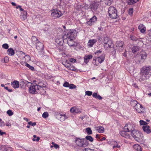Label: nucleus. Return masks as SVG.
<instances>
[{"label": "nucleus", "instance_id": "58", "mask_svg": "<svg viewBox=\"0 0 151 151\" xmlns=\"http://www.w3.org/2000/svg\"><path fill=\"white\" fill-rule=\"evenodd\" d=\"M70 61L71 62L75 63L76 62V60L74 59L71 58L70 59Z\"/></svg>", "mask_w": 151, "mask_h": 151}, {"label": "nucleus", "instance_id": "42", "mask_svg": "<svg viewBox=\"0 0 151 151\" xmlns=\"http://www.w3.org/2000/svg\"><path fill=\"white\" fill-rule=\"evenodd\" d=\"M139 123L140 124L142 125H145L147 124V123L146 122L142 120L139 121Z\"/></svg>", "mask_w": 151, "mask_h": 151}, {"label": "nucleus", "instance_id": "63", "mask_svg": "<svg viewBox=\"0 0 151 151\" xmlns=\"http://www.w3.org/2000/svg\"><path fill=\"white\" fill-rule=\"evenodd\" d=\"M132 86L134 87H135V88H138V87L137 85L136 84V83H133L132 84Z\"/></svg>", "mask_w": 151, "mask_h": 151}, {"label": "nucleus", "instance_id": "51", "mask_svg": "<svg viewBox=\"0 0 151 151\" xmlns=\"http://www.w3.org/2000/svg\"><path fill=\"white\" fill-rule=\"evenodd\" d=\"M70 84L69 83L67 82H65L63 84V86L66 87H69Z\"/></svg>", "mask_w": 151, "mask_h": 151}, {"label": "nucleus", "instance_id": "39", "mask_svg": "<svg viewBox=\"0 0 151 151\" xmlns=\"http://www.w3.org/2000/svg\"><path fill=\"white\" fill-rule=\"evenodd\" d=\"M52 144L53 145V146H51V147H54L55 148L57 149L59 147V145H58L57 144L53 142H52Z\"/></svg>", "mask_w": 151, "mask_h": 151}, {"label": "nucleus", "instance_id": "50", "mask_svg": "<svg viewBox=\"0 0 151 151\" xmlns=\"http://www.w3.org/2000/svg\"><path fill=\"white\" fill-rule=\"evenodd\" d=\"M28 124L31 125L32 126H35L36 125V123L35 122H34L32 123V122L30 121L28 123Z\"/></svg>", "mask_w": 151, "mask_h": 151}, {"label": "nucleus", "instance_id": "33", "mask_svg": "<svg viewBox=\"0 0 151 151\" xmlns=\"http://www.w3.org/2000/svg\"><path fill=\"white\" fill-rule=\"evenodd\" d=\"M86 131L88 135L91 134L92 133V132L90 128L88 127L86 129Z\"/></svg>", "mask_w": 151, "mask_h": 151}, {"label": "nucleus", "instance_id": "40", "mask_svg": "<svg viewBox=\"0 0 151 151\" xmlns=\"http://www.w3.org/2000/svg\"><path fill=\"white\" fill-rule=\"evenodd\" d=\"M48 116V114L47 112H44L42 114V117L44 118H46Z\"/></svg>", "mask_w": 151, "mask_h": 151}, {"label": "nucleus", "instance_id": "54", "mask_svg": "<svg viewBox=\"0 0 151 151\" xmlns=\"http://www.w3.org/2000/svg\"><path fill=\"white\" fill-rule=\"evenodd\" d=\"M4 62L5 63H6L8 62L9 61V58L8 57L6 56L4 57Z\"/></svg>", "mask_w": 151, "mask_h": 151}, {"label": "nucleus", "instance_id": "13", "mask_svg": "<svg viewBox=\"0 0 151 151\" xmlns=\"http://www.w3.org/2000/svg\"><path fill=\"white\" fill-rule=\"evenodd\" d=\"M147 54L145 51H142L140 54L141 60L139 61V63H142L145 60L147 57Z\"/></svg>", "mask_w": 151, "mask_h": 151}, {"label": "nucleus", "instance_id": "7", "mask_svg": "<svg viewBox=\"0 0 151 151\" xmlns=\"http://www.w3.org/2000/svg\"><path fill=\"white\" fill-rule=\"evenodd\" d=\"M131 104L134 105L136 111L138 113H144V108L142 105L138 103L136 101H134L131 103Z\"/></svg>", "mask_w": 151, "mask_h": 151}, {"label": "nucleus", "instance_id": "25", "mask_svg": "<svg viewBox=\"0 0 151 151\" xmlns=\"http://www.w3.org/2000/svg\"><path fill=\"white\" fill-rule=\"evenodd\" d=\"M63 41L64 39L63 38H57L55 40V42L56 43L60 46L62 45H63V42H64Z\"/></svg>", "mask_w": 151, "mask_h": 151}, {"label": "nucleus", "instance_id": "11", "mask_svg": "<svg viewBox=\"0 0 151 151\" xmlns=\"http://www.w3.org/2000/svg\"><path fill=\"white\" fill-rule=\"evenodd\" d=\"M124 42L122 41H118L116 43V49L117 51L122 52L124 48Z\"/></svg>", "mask_w": 151, "mask_h": 151}, {"label": "nucleus", "instance_id": "62", "mask_svg": "<svg viewBox=\"0 0 151 151\" xmlns=\"http://www.w3.org/2000/svg\"><path fill=\"white\" fill-rule=\"evenodd\" d=\"M101 52V50H97L96 52L95 53V54L96 55H98V54L99 53H100Z\"/></svg>", "mask_w": 151, "mask_h": 151}, {"label": "nucleus", "instance_id": "6", "mask_svg": "<svg viewBox=\"0 0 151 151\" xmlns=\"http://www.w3.org/2000/svg\"><path fill=\"white\" fill-rule=\"evenodd\" d=\"M28 84H29V92L32 94L37 93L39 91V88H38L37 86L35 83L33 84V83L30 82H28Z\"/></svg>", "mask_w": 151, "mask_h": 151}, {"label": "nucleus", "instance_id": "55", "mask_svg": "<svg viewBox=\"0 0 151 151\" xmlns=\"http://www.w3.org/2000/svg\"><path fill=\"white\" fill-rule=\"evenodd\" d=\"M5 125V123L3 121H1L0 123V126L1 127H3Z\"/></svg>", "mask_w": 151, "mask_h": 151}, {"label": "nucleus", "instance_id": "29", "mask_svg": "<svg viewBox=\"0 0 151 151\" xmlns=\"http://www.w3.org/2000/svg\"><path fill=\"white\" fill-rule=\"evenodd\" d=\"M15 53L14 50L13 48H10L7 50V54L8 55L11 56L13 55Z\"/></svg>", "mask_w": 151, "mask_h": 151}, {"label": "nucleus", "instance_id": "23", "mask_svg": "<svg viewBox=\"0 0 151 151\" xmlns=\"http://www.w3.org/2000/svg\"><path fill=\"white\" fill-rule=\"evenodd\" d=\"M138 29L141 33H145L146 29L145 26L142 24H140L138 26Z\"/></svg>", "mask_w": 151, "mask_h": 151}, {"label": "nucleus", "instance_id": "18", "mask_svg": "<svg viewBox=\"0 0 151 151\" xmlns=\"http://www.w3.org/2000/svg\"><path fill=\"white\" fill-rule=\"evenodd\" d=\"M81 109L74 106L71 108L70 110V111L71 113H80L81 112Z\"/></svg>", "mask_w": 151, "mask_h": 151}, {"label": "nucleus", "instance_id": "45", "mask_svg": "<svg viewBox=\"0 0 151 151\" xmlns=\"http://www.w3.org/2000/svg\"><path fill=\"white\" fill-rule=\"evenodd\" d=\"M86 95L88 96H91L92 94V92L90 91H86L85 92Z\"/></svg>", "mask_w": 151, "mask_h": 151}, {"label": "nucleus", "instance_id": "4", "mask_svg": "<svg viewBox=\"0 0 151 151\" xmlns=\"http://www.w3.org/2000/svg\"><path fill=\"white\" fill-rule=\"evenodd\" d=\"M75 142L76 145L79 147H86L88 144V143L86 141H85L84 139H82L79 138H76Z\"/></svg>", "mask_w": 151, "mask_h": 151}, {"label": "nucleus", "instance_id": "61", "mask_svg": "<svg viewBox=\"0 0 151 151\" xmlns=\"http://www.w3.org/2000/svg\"><path fill=\"white\" fill-rule=\"evenodd\" d=\"M96 138H97L98 140H100V136L99 134H96Z\"/></svg>", "mask_w": 151, "mask_h": 151}, {"label": "nucleus", "instance_id": "38", "mask_svg": "<svg viewBox=\"0 0 151 151\" xmlns=\"http://www.w3.org/2000/svg\"><path fill=\"white\" fill-rule=\"evenodd\" d=\"M130 38V39L132 40L137 41L138 40V38L133 35H131Z\"/></svg>", "mask_w": 151, "mask_h": 151}, {"label": "nucleus", "instance_id": "15", "mask_svg": "<svg viewBox=\"0 0 151 151\" xmlns=\"http://www.w3.org/2000/svg\"><path fill=\"white\" fill-rule=\"evenodd\" d=\"M96 21L97 17L95 16H94L90 19L89 21L87 22L86 23L89 26H91L94 24Z\"/></svg>", "mask_w": 151, "mask_h": 151}, {"label": "nucleus", "instance_id": "56", "mask_svg": "<svg viewBox=\"0 0 151 151\" xmlns=\"http://www.w3.org/2000/svg\"><path fill=\"white\" fill-rule=\"evenodd\" d=\"M4 88L6 89L9 92H11L12 91V90L11 89H9L7 87H4Z\"/></svg>", "mask_w": 151, "mask_h": 151}, {"label": "nucleus", "instance_id": "57", "mask_svg": "<svg viewBox=\"0 0 151 151\" xmlns=\"http://www.w3.org/2000/svg\"><path fill=\"white\" fill-rule=\"evenodd\" d=\"M92 96L93 97L96 98L97 96V93H94Z\"/></svg>", "mask_w": 151, "mask_h": 151}, {"label": "nucleus", "instance_id": "34", "mask_svg": "<svg viewBox=\"0 0 151 151\" xmlns=\"http://www.w3.org/2000/svg\"><path fill=\"white\" fill-rule=\"evenodd\" d=\"M85 138L86 140H89L91 142H92L93 141V137L91 136L88 135Z\"/></svg>", "mask_w": 151, "mask_h": 151}, {"label": "nucleus", "instance_id": "41", "mask_svg": "<svg viewBox=\"0 0 151 151\" xmlns=\"http://www.w3.org/2000/svg\"><path fill=\"white\" fill-rule=\"evenodd\" d=\"M134 148H135L136 147H137V150H139V151H142L141 150V147L140 146L138 145H135L134 146Z\"/></svg>", "mask_w": 151, "mask_h": 151}, {"label": "nucleus", "instance_id": "16", "mask_svg": "<svg viewBox=\"0 0 151 151\" xmlns=\"http://www.w3.org/2000/svg\"><path fill=\"white\" fill-rule=\"evenodd\" d=\"M128 132L126 130H124L120 132V134L122 137L126 138H130V135L128 133Z\"/></svg>", "mask_w": 151, "mask_h": 151}, {"label": "nucleus", "instance_id": "24", "mask_svg": "<svg viewBox=\"0 0 151 151\" xmlns=\"http://www.w3.org/2000/svg\"><path fill=\"white\" fill-rule=\"evenodd\" d=\"M97 40L95 39L90 40L88 42V45L90 47H92L93 45L96 42Z\"/></svg>", "mask_w": 151, "mask_h": 151}, {"label": "nucleus", "instance_id": "43", "mask_svg": "<svg viewBox=\"0 0 151 151\" xmlns=\"http://www.w3.org/2000/svg\"><path fill=\"white\" fill-rule=\"evenodd\" d=\"M33 137H34V138L32 139V140L33 141H38L40 139V138L39 137H37V139H35L36 137V136L35 135H34Z\"/></svg>", "mask_w": 151, "mask_h": 151}, {"label": "nucleus", "instance_id": "12", "mask_svg": "<svg viewBox=\"0 0 151 151\" xmlns=\"http://www.w3.org/2000/svg\"><path fill=\"white\" fill-rule=\"evenodd\" d=\"M33 82L35 83V84L37 86L39 89H42V88H44L46 86V85L43 82L37 79L34 80Z\"/></svg>", "mask_w": 151, "mask_h": 151}, {"label": "nucleus", "instance_id": "17", "mask_svg": "<svg viewBox=\"0 0 151 151\" xmlns=\"http://www.w3.org/2000/svg\"><path fill=\"white\" fill-rule=\"evenodd\" d=\"M105 59V55L104 54H102L101 56H99L97 58H96V60H95V62L96 61H98L100 63H101L103 62ZM94 61V60H93V62Z\"/></svg>", "mask_w": 151, "mask_h": 151}, {"label": "nucleus", "instance_id": "31", "mask_svg": "<svg viewBox=\"0 0 151 151\" xmlns=\"http://www.w3.org/2000/svg\"><path fill=\"white\" fill-rule=\"evenodd\" d=\"M139 49V47L138 46H134L132 49V52L133 53L137 52Z\"/></svg>", "mask_w": 151, "mask_h": 151}, {"label": "nucleus", "instance_id": "35", "mask_svg": "<svg viewBox=\"0 0 151 151\" xmlns=\"http://www.w3.org/2000/svg\"><path fill=\"white\" fill-rule=\"evenodd\" d=\"M25 66L27 67L30 70L33 71L35 70V68L33 66L30 65L29 64L27 63H25Z\"/></svg>", "mask_w": 151, "mask_h": 151}, {"label": "nucleus", "instance_id": "26", "mask_svg": "<svg viewBox=\"0 0 151 151\" xmlns=\"http://www.w3.org/2000/svg\"><path fill=\"white\" fill-rule=\"evenodd\" d=\"M32 43L34 45H36L37 43L39 42V41L37 39V37L34 36L32 37Z\"/></svg>", "mask_w": 151, "mask_h": 151}, {"label": "nucleus", "instance_id": "37", "mask_svg": "<svg viewBox=\"0 0 151 151\" xmlns=\"http://www.w3.org/2000/svg\"><path fill=\"white\" fill-rule=\"evenodd\" d=\"M39 92L41 94L44 95L45 94L46 91L43 88H42V89H39Z\"/></svg>", "mask_w": 151, "mask_h": 151}, {"label": "nucleus", "instance_id": "32", "mask_svg": "<svg viewBox=\"0 0 151 151\" xmlns=\"http://www.w3.org/2000/svg\"><path fill=\"white\" fill-rule=\"evenodd\" d=\"M139 0H128V4L129 5H132L136 3L139 1Z\"/></svg>", "mask_w": 151, "mask_h": 151}, {"label": "nucleus", "instance_id": "30", "mask_svg": "<svg viewBox=\"0 0 151 151\" xmlns=\"http://www.w3.org/2000/svg\"><path fill=\"white\" fill-rule=\"evenodd\" d=\"M96 130L99 133H103L104 132V129L102 127H96Z\"/></svg>", "mask_w": 151, "mask_h": 151}, {"label": "nucleus", "instance_id": "3", "mask_svg": "<svg viewBox=\"0 0 151 151\" xmlns=\"http://www.w3.org/2000/svg\"><path fill=\"white\" fill-rule=\"evenodd\" d=\"M103 42L104 43V46L106 50H109V48H112L114 46L112 40L108 37H104L103 39Z\"/></svg>", "mask_w": 151, "mask_h": 151}, {"label": "nucleus", "instance_id": "5", "mask_svg": "<svg viewBox=\"0 0 151 151\" xmlns=\"http://www.w3.org/2000/svg\"><path fill=\"white\" fill-rule=\"evenodd\" d=\"M132 136L136 141L139 142L143 137L142 134L138 131L135 130L132 131L131 133Z\"/></svg>", "mask_w": 151, "mask_h": 151}, {"label": "nucleus", "instance_id": "46", "mask_svg": "<svg viewBox=\"0 0 151 151\" xmlns=\"http://www.w3.org/2000/svg\"><path fill=\"white\" fill-rule=\"evenodd\" d=\"M7 113L9 116H11L13 114V112L11 110H8L7 111Z\"/></svg>", "mask_w": 151, "mask_h": 151}, {"label": "nucleus", "instance_id": "1", "mask_svg": "<svg viewBox=\"0 0 151 151\" xmlns=\"http://www.w3.org/2000/svg\"><path fill=\"white\" fill-rule=\"evenodd\" d=\"M75 32L72 30L68 31L63 34L62 37L64 39V42H67L69 46L76 47L77 45V43L74 41L75 39Z\"/></svg>", "mask_w": 151, "mask_h": 151}, {"label": "nucleus", "instance_id": "59", "mask_svg": "<svg viewBox=\"0 0 151 151\" xmlns=\"http://www.w3.org/2000/svg\"><path fill=\"white\" fill-rule=\"evenodd\" d=\"M96 99H98L99 100H101L102 99V97L100 95H97Z\"/></svg>", "mask_w": 151, "mask_h": 151}, {"label": "nucleus", "instance_id": "2", "mask_svg": "<svg viewBox=\"0 0 151 151\" xmlns=\"http://www.w3.org/2000/svg\"><path fill=\"white\" fill-rule=\"evenodd\" d=\"M151 71V67L150 66H145L143 67L140 70L139 73V80L141 82H143L147 78V76Z\"/></svg>", "mask_w": 151, "mask_h": 151}, {"label": "nucleus", "instance_id": "44", "mask_svg": "<svg viewBox=\"0 0 151 151\" xmlns=\"http://www.w3.org/2000/svg\"><path fill=\"white\" fill-rule=\"evenodd\" d=\"M76 86L73 84H71L69 85V88L70 89H73L74 88H76Z\"/></svg>", "mask_w": 151, "mask_h": 151}, {"label": "nucleus", "instance_id": "14", "mask_svg": "<svg viewBox=\"0 0 151 151\" xmlns=\"http://www.w3.org/2000/svg\"><path fill=\"white\" fill-rule=\"evenodd\" d=\"M124 129L126 130L128 132H130L131 133L133 131H134L135 129L133 127L132 125L130 123H128L124 127Z\"/></svg>", "mask_w": 151, "mask_h": 151}, {"label": "nucleus", "instance_id": "21", "mask_svg": "<svg viewBox=\"0 0 151 151\" xmlns=\"http://www.w3.org/2000/svg\"><path fill=\"white\" fill-rule=\"evenodd\" d=\"M43 43L40 41L36 45V48L38 50H42L43 49Z\"/></svg>", "mask_w": 151, "mask_h": 151}, {"label": "nucleus", "instance_id": "22", "mask_svg": "<svg viewBox=\"0 0 151 151\" xmlns=\"http://www.w3.org/2000/svg\"><path fill=\"white\" fill-rule=\"evenodd\" d=\"M11 84L14 88H19V82L16 80L14 81L13 82H11Z\"/></svg>", "mask_w": 151, "mask_h": 151}, {"label": "nucleus", "instance_id": "53", "mask_svg": "<svg viewBox=\"0 0 151 151\" xmlns=\"http://www.w3.org/2000/svg\"><path fill=\"white\" fill-rule=\"evenodd\" d=\"M116 144H115V145H114V146H113V149H114L116 147H117V148H119L120 147V145H119L117 144V142H116Z\"/></svg>", "mask_w": 151, "mask_h": 151}, {"label": "nucleus", "instance_id": "28", "mask_svg": "<svg viewBox=\"0 0 151 151\" xmlns=\"http://www.w3.org/2000/svg\"><path fill=\"white\" fill-rule=\"evenodd\" d=\"M92 56L91 55H88L87 56H85L84 58V62L86 63H88L89 60V59H91Z\"/></svg>", "mask_w": 151, "mask_h": 151}, {"label": "nucleus", "instance_id": "20", "mask_svg": "<svg viewBox=\"0 0 151 151\" xmlns=\"http://www.w3.org/2000/svg\"><path fill=\"white\" fill-rule=\"evenodd\" d=\"M142 129L147 134H149L151 132V131L150 127L148 125L143 126Z\"/></svg>", "mask_w": 151, "mask_h": 151}, {"label": "nucleus", "instance_id": "49", "mask_svg": "<svg viewBox=\"0 0 151 151\" xmlns=\"http://www.w3.org/2000/svg\"><path fill=\"white\" fill-rule=\"evenodd\" d=\"M106 4L107 5L110 6L112 4V2L110 0H106Z\"/></svg>", "mask_w": 151, "mask_h": 151}, {"label": "nucleus", "instance_id": "60", "mask_svg": "<svg viewBox=\"0 0 151 151\" xmlns=\"http://www.w3.org/2000/svg\"><path fill=\"white\" fill-rule=\"evenodd\" d=\"M6 134L5 132H2L1 130H0V134L1 135H2L3 134Z\"/></svg>", "mask_w": 151, "mask_h": 151}, {"label": "nucleus", "instance_id": "52", "mask_svg": "<svg viewBox=\"0 0 151 151\" xmlns=\"http://www.w3.org/2000/svg\"><path fill=\"white\" fill-rule=\"evenodd\" d=\"M83 151H94V150L90 148H85Z\"/></svg>", "mask_w": 151, "mask_h": 151}, {"label": "nucleus", "instance_id": "64", "mask_svg": "<svg viewBox=\"0 0 151 151\" xmlns=\"http://www.w3.org/2000/svg\"><path fill=\"white\" fill-rule=\"evenodd\" d=\"M148 35L149 36L151 37V29L149 31V34Z\"/></svg>", "mask_w": 151, "mask_h": 151}, {"label": "nucleus", "instance_id": "48", "mask_svg": "<svg viewBox=\"0 0 151 151\" xmlns=\"http://www.w3.org/2000/svg\"><path fill=\"white\" fill-rule=\"evenodd\" d=\"M133 13V9L130 8L129 10V14L130 16H132Z\"/></svg>", "mask_w": 151, "mask_h": 151}, {"label": "nucleus", "instance_id": "9", "mask_svg": "<svg viewBox=\"0 0 151 151\" xmlns=\"http://www.w3.org/2000/svg\"><path fill=\"white\" fill-rule=\"evenodd\" d=\"M51 16L54 18H58L63 15L61 12L57 9H53L51 10Z\"/></svg>", "mask_w": 151, "mask_h": 151}, {"label": "nucleus", "instance_id": "36", "mask_svg": "<svg viewBox=\"0 0 151 151\" xmlns=\"http://www.w3.org/2000/svg\"><path fill=\"white\" fill-rule=\"evenodd\" d=\"M67 68L68 70L73 71H75L76 70V68L73 66L70 65L68 66Z\"/></svg>", "mask_w": 151, "mask_h": 151}, {"label": "nucleus", "instance_id": "47", "mask_svg": "<svg viewBox=\"0 0 151 151\" xmlns=\"http://www.w3.org/2000/svg\"><path fill=\"white\" fill-rule=\"evenodd\" d=\"M2 47L5 49H8L9 47V45L8 44L5 43L2 45Z\"/></svg>", "mask_w": 151, "mask_h": 151}, {"label": "nucleus", "instance_id": "27", "mask_svg": "<svg viewBox=\"0 0 151 151\" xmlns=\"http://www.w3.org/2000/svg\"><path fill=\"white\" fill-rule=\"evenodd\" d=\"M3 151H12V148L10 147L3 146L1 147Z\"/></svg>", "mask_w": 151, "mask_h": 151}, {"label": "nucleus", "instance_id": "10", "mask_svg": "<svg viewBox=\"0 0 151 151\" xmlns=\"http://www.w3.org/2000/svg\"><path fill=\"white\" fill-rule=\"evenodd\" d=\"M101 5L100 1H94L90 4L89 8L93 12H95Z\"/></svg>", "mask_w": 151, "mask_h": 151}, {"label": "nucleus", "instance_id": "19", "mask_svg": "<svg viewBox=\"0 0 151 151\" xmlns=\"http://www.w3.org/2000/svg\"><path fill=\"white\" fill-rule=\"evenodd\" d=\"M56 118L58 119L63 122L64 121L65 119V115H62L60 114H56Z\"/></svg>", "mask_w": 151, "mask_h": 151}, {"label": "nucleus", "instance_id": "8", "mask_svg": "<svg viewBox=\"0 0 151 151\" xmlns=\"http://www.w3.org/2000/svg\"><path fill=\"white\" fill-rule=\"evenodd\" d=\"M108 13L111 18L115 19L117 17V10L114 7L110 6L108 9Z\"/></svg>", "mask_w": 151, "mask_h": 151}]
</instances>
